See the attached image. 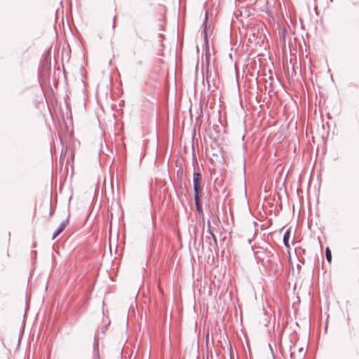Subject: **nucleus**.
I'll use <instances>...</instances> for the list:
<instances>
[{
	"label": "nucleus",
	"mask_w": 359,
	"mask_h": 359,
	"mask_svg": "<svg viewBox=\"0 0 359 359\" xmlns=\"http://www.w3.org/2000/svg\"><path fill=\"white\" fill-rule=\"evenodd\" d=\"M325 256H326V259L327 260L330 262L331 260H332V254H331V251L330 250L327 248H326V250H325Z\"/></svg>",
	"instance_id": "4"
},
{
	"label": "nucleus",
	"mask_w": 359,
	"mask_h": 359,
	"mask_svg": "<svg viewBox=\"0 0 359 359\" xmlns=\"http://www.w3.org/2000/svg\"><path fill=\"white\" fill-rule=\"evenodd\" d=\"M299 351H300V352H302V351H303V348H300V349H299Z\"/></svg>",
	"instance_id": "9"
},
{
	"label": "nucleus",
	"mask_w": 359,
	"mask_h": 359,
	"mask_svg": "<svg viewBox=\"0 0 359 359\" xmlns=\"http://www.w3.org/2000/svg\"><path fill=\"white\" fill-rule=\"evenodd\" d=\"M291 234V227L288 228L283 236V243L285 247L289 248V239Z\"/></svg>",
	"instance_id": "3"
},
{
	"label": "nucleus",
	"mask_w": 359,
	"mask_h": 359,
	"mask_svg": "<svg viewBox=\"0 0 359 359\" xmlns=\"http://www.w3.org/2000/svg\"><path fill=\"white\" fill-rule=\"evenodd\" d=\"M205 23H206L207 22V19H208V10L207 8V6H205Z\"/></svg>",
	"instance_id": "5"
},
{
	"label": "nucleus",
	"mask_w": 359,
	"mask_h": 359,
	"mask_svg": "<svg viewBox=\"0 0 359 359\" xmlns=\"http://www.w3.org/2000/svg\"><path fill=\"white\" fill-rule=\"evenodd\" d=\"M211 233L212 236L213 237L214 240L216 241V238H215V236L212 233Z\"/></svg>",
	"instance_id": "7"
},
{
	"label": "nucleus",
	"mask_w": 359,
	"mask_h": 359,
	"mask_svg": "<svg viewBox=\"0 0 359 359\" xmlns=\"http://www.w3.org/2000/svg\"><path fill=\"white\" fill-rule=\"evenodd\" d=\"M112 28L114 30V29H115V22L114 21L113 22Z\"/></svg>",
	"instance_id": "6"
},
{
	"label": "nucleus",
	"mask_w": 359,
	"mask_h": 359,
	"mask_svg": "<svg viewBox=\"0 0 359 359\" xmlns=\"http://www.w3.org/2000/svg\"><path fill=\"white\" fill-rule=\"evenodd\" d=\"M293 355H294V353H292L290 356L292 358L293 357Z\"/></svg>",
	"instance_id": "8"
},
{
	"label": "nucleus",
	"mask_w": 359,
	"mask_h": 359,
	"mask_svg": "<svg viewBox=\"0 0 359 359\" xmlns=\"http://www.w3.org/2000/svg\"><path fill=\"white\" fill-rule=\"evenodd\" d=\"M202 177L200 173L194 172L193 175V183H194V200L195 204L197 208V210L201 208L200 205V194L201 192V183Z\"/></svg>",
	"instance_id": "1"
},
{
	"label": "nucleus",
	"mask_w": 359,
	"mask_h": 359,
	"mask_svg": "<svg viewBox=\"0 0 359 359\" xmlns=\"http://www.w3.org/2000/svg\"><path fill=\"white\" fill-rule=\"evenodd\" d=\"M68 221L65 220L63 221L57 228V229L55 231V233L53 235L52 239L54 240L58 235H60L66 228L67 226Z\"/></svg>",
	"instance_id": "2"
}]
</instances>
